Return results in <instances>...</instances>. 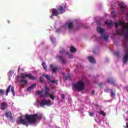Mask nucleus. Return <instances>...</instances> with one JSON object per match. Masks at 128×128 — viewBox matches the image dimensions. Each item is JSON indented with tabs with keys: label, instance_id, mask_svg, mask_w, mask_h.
I'll return each mask as SVG.
<instances>
[{
	"label": "nucleus",
	"instance_id": "nucleus-51",
	"mask_svg": "<svg viewBox=\"0 0 128 128\" xmlns=\"http://www.w3.org/2000/svg\"><path fill=\"white\" fill-rule=\"evenodd\" d=\"M107 90H108V88H107Z\"/></svg>",
	"mask_w": 128,
	"mask_h": 128
},
{
	"label": "nucleus",
	"instance_id": "nucleus-43",
	"mask_svg": "<svg viewBox=\"0 0 128 128\" xmlns=\"http://www.w3.org/2000/svg\"><path fill=\"white\" fill-rule=\"evenodd\" d=\"M50 81H51V82H52V83L56 82L55 80H51Z\"/></svg>",
	"mask_w": 128,
	"mask_h": 128
},
{
	"label": "nucleus",
	"instance_id": "nucleus-42",
	"mask_svg": "<svg viewBox=\"0 0 128 128\" xmlns=\"http://www.w3.org/2000/svg\"><path fill=\"white\" fill-rule=\"evenodd\" d=\"M51 40L52 42H54V38H51Z\"/></svg>",
	"mask_w": 128,
	"mask_h": 128
},
{
	"label": "nucleus",
	"instance_id": "nucleus-23",
	"mask_svg": "<svg viewBox=\"0 0 128 128\" xmlns=\"http://www.w3.org/2000/svg\"><path fill=\"white\" fill-rule=\"evenodd\" d=\"M72 78V77L70 74H68L66 75V76H65L66 80H70Z\"/></svg>",
	"mask_w": 128,
	"mask_h": 128
},
{
	"label": "nucleus",
	"instance_id": "nucleus-47",
	"mask_svg": "<svg viewBox=\"0 0 128 128\" xmlns=\"http://www.w3.org/2000/svg\"><path fill=\"white\" fill-rule=\"evenodd\" d=\"M114 13V12H112L111 14H112Z\"/></svg>",
	"mask_w": 128,
	"mask_h": 128
},
{
	"label": "nucleus",
	"instance_id": "nucleus-6",
	"mask_svg": "<svg viewBox=\"0 0 128 128\" xmlns=\"http://www.w3.org/2000/svg\"><path fill=\"white\" fill-rule=\"evenodd\" d=\"M122 46L124 50H125V56H124V60L123 63H126L128 61V46L127 45V42H123Z\"/></svg>",
	"mask_w": 128,
	"mask_h": 128
},
{
	"label": "nucleus",
	"instance_id": "nucleus-7",
	"mask_svg": "<svg viewBox=\"0 0 128 128\" xmlns=\"http://www.w3.org/2000/svg\"><path fill=\"white\" fill-rule=\"evenodd\" d=\"M40 107H43L44 106H45L46 105V106H51L52 105V103L51 100H48L47 101L45 99H44L40 102Z\"/></svg>",
	"mask_w": 128,
	"mask_h": 128
},
{
	"label": "nucleus",
	"instance_id": "nucleus-25",
	"mask_svg": "<svg viewBox=\"0 0 128 128\" xmlns=\"http://www.w3.org/2000/svg\"><path fill=\"white\" fill-rule=\"evenodd\" d=\"M4 93V89H0V96H3Z\"/></svg>",
	"mask_w": 128,
	"mask_h": 128
},
{
	"label": "nucleus",
	"instance_id": "nucleus-19",
	"mask_svg": "<svg viewBox=\"0 0 128 128\" xmlns=\"http://www.w3.org/2000/svg\"><path fill=\"white\" fill-rule=\"evenodd\" d=\"M74 28V22H69L68 24V30H72Z\"/></svg>",
	"mask_w": 128,
	"mask_h": 128
},
{
	"label": "nucleus",
	"instance_id": "nucleus-46",
	"mask_svg": "<svg viewBox=\"0 0 128 128\" xmlns=\"http://www.w3.org/2000/svg\"><path fill=\"white\" fill-rule=\"evenodd\" d=\"M126 16L128 18V12H127V14H126Z\"/></svg>",
	"mask_w": 128,
	"mask_h": 128
},
{
	"label": "nucleus",
	"instance_id": "nucleus-29",
	"mask_svg": "<svg viewBox=\"0 0 128 128\" xmlns=\"http://www.w3.org/2000/svg\"><path fill=\"white\" fill-rule=\"evenodd\" d=\"M14 71H13V70H10V71L9 72V76L12 77V74H14Z\"/></svg>",
	"mask_w": 128,
	"mask_h": 128
},
{
	"label": "nucleus",
	"instance_id": "nucleus-9",
	"mask_svg": "<svg viewBox=\"0 0 128 128\" xmlns=\"http://www.w3.org/2000/svg\"><path fill=\"white\" fill-rule=\"evenodd\" d=\"M50 68L52 69V73H56L58 70H60V67H58V66H54L52 64H51L50 65Z\"/></svg>",
	"mask_w": 128,
	"mask_h": 128
},
{
	"label": "nucleus",
	"instance_id": "nucleus-3",
	"mask_svg": "<svg viewBox=\"0 0 128 128\" xmlns=\"http://www.w3.org/2000/svg\"><path fill=\"white\" fill-rule=\"evenodd\" d=\"M119 24L123 26V28H121V32L118 34H124L126 38H128V22H124L120 21Z\"/></svg>",
	"mask_w": 128,
	"mask_h": 128
},
{
	"label": "nucleus",
	"instance_id": "nucleus-41",
	"mask_svg": "<svg viewBox=\"0 0 128 128\" xmlns=\"http://www.w3.org/2000/svg\"><path fill=\"white\" fill-rule=\"evenodd\" d=\"M94 93H95V91L94 90H92V95H94Z\"/></svg>",
	"mask_w": 128,
	"mask_h": 128
},
{
	"label": "nucleus",
	"instance_id": "nucleus-27",
	"mask_svg": "<svg viewBox=\"0 0 128 128\" xmlns=\"http://www.w3.org/2000/svg\"><path fill=\"white\" fill-rule=\"evenodd\" d=\"M11 90H12V92L13 94V96H16V93H15L14 87H11Z\"/></svg>",
	"mask_w": 128,
	"mask_h": 128
},
{
	"label": "nucleus",
	"instance_id": "nucleus-31",
	"mask_svg": "<svg viewBox=\"0 0 128 128\" xmlns=\"http://www.w3.org/2000/svg\"><path fill=\"white\" fill-rule=\"evenodd\" d=\"M67 54V55H68V58H73V55H72V54H70V53H68V52H67V53L66 54Z\"/></svg>",
	"mask_w": 128,
	"mask_h": 128
},
{
	"label": "nucleus",
	"instance_id": "nucleus-16",
	"mask_svg": "<svg viewBox=\"0 0 128 128\" xmlns=\"http://www.w3.org/2000/svg\"><path fill=\"white\" fill-rule=\"evenodd\" d=\"M88 60L91 63H95L96 60L93 56H88Z\"/></svg>",
	"mask_w": 128,
	"mask_h": 128
},
{
	"label": "nucleus",
	"instance_id": "nucleus-40",
	"mask_svg": "<svg viewBox=\"0 0 128 128\" xmlns=\"http://www.w3.org/2000/svg\"><path fill=\"white\" fill-rule=\"evenodd\" d=\"M62 99H64V98H65V95H64V94H62Z\"/></svg>",
	"mask_w": 128,
	"mask_h": 128
},
{
	"label": "nucleus",
	"instance_id": "nucleus-33",
	"mask_svg": "<svg viewBox=\"0 0 128 128\" xmlns=\"http://www.w3.org/2000/svg\"><path fill=\"white\" fill-rule=\"evenodd\" d=\"M40 83L44 82V79L42 77H40Z\"/></svg>",
	"mask_w": 128,
	"mask_h": 128
},
{
	"label": "nucleus",
	"instance_id": "nucleus-44",
	"mask_svg": "<svg viewBox=\"0 0 128 128\" xmlns=\"http://www.w3.org/2000/svg\"><path fill=\"white\" fill-rule=\"evenodd\" d=\"M113 18H116V14H113Z\"/></svg>",
	"mask_w": 128,
	"mask_h": 128
},
{
	"label": "nucleus",
	"instance_id": "nucleus-34",
	"mask_svg": "<svg viewBox=\"0 0 128 128\" xmlns=\"http://www.w3.org/2000/svg\"><path fill=\"white\" fill-rule=\"evenodd\" d=\"M37 93H38V95H40V94H42L44 93V92L42 91H38Z\"/></svg>",
	"mask_w": 128,
	"mask_h": 128
},
{
	"label": "nucleus",
	"instance_id": "nucleus-50",
	"mask_svg": "<svg viewBox=\"0 0 128 128\" xmlns=\"http://www.w3.org/2000/svg\"><path fill=\"white\" fill-rule=\"evenodd\" d=\"M56 32H58V30H56Z\"/></svg>",
	"mask_w": 128,
	"mask_h": 128
},
{
	"label": "nucleus",
	"instance_id": "nucleus-37",
	"mask_svg": "<svg viewBox=\"0 0 128 128\" xmlns=\"http://www.w3.org/2000/svg\"><path fill=\"white\" fill-rule=\"evenodd\" d=\"M99 86L100 88H102V86L104 85V83L102 82H101L99 84Z\"/></svg>",
	"mask_w": 128,
	"mask_h": 128
},
{
	"label": "nucleus",
	"instance_id": "nucleus-24",
	"mask_svg": "<svg viewBox=\"0 0 128 128\" xmlns=\"http://www.w3.org/2000/svg\"><path fill=\"white\" fill-rule=\"evenodd\" d=\"M42 66H43V68H44V69H45V70L46 71L48 70L47 66H46V64L45 62L42 63Z\"/></svg>",
	"mask_w": 128,
	"mask_h": 128
},
{
	"label": "nucleus",
	"instance_id": "nucleus-22",
	"mask_svg": "<svg viewBox=\"0 0 128 128\" xmlns=\"http://www.w3.org/2000/svg\"><path fill=\"white\" fill-rule=\"evenodd\" d=\"M70 50L72 52H76V49L75 48V47H74V46H71Z\"/></svg>",
	"mask_w": 128,
	"mask_h": 128
},
{
	"label": "nucleus",
	"instance_id": "nucleus-39",
	"mask_svg": "<svg viewBox=\"0 0 128 128\" xmlns=\"http://www.w3.org/2000/svg\"><path fill=\"white\" fill-rule=\"evenodd\" d=\"M89 115L91 117H92V116H94V114H93V113H92V112H89Z\"/></svg>",
	"mask_w": 128,
	"mask_h": 128
},
{
	"label": "nucleus",
	"instance_id": "nucleus-15",
	"mask_svg": "<svg viewBox=\"0 0 128 128\" xmlns=\"http://www.w3.org/2000/svg\"><path fill=\"white\" fill-rule=\"evenodd\" d=\"M107 82L110 83V84H112V85L116 84L114 80L112 78H108V79H107Z\"/></svg>",
	"mask_w": 128,
	"mask_h": 128
},
{
	"label": "nucleus",
	"instance_id": "nucleus-17",
	"mask_svg": "<svg viewBox=\"0 0 128 128\" xmlns=\"http://www.w3.org/2000/svg\"><path fill=\"white\" fill-rule=\"evenodd\" d=\"M105 24L109 26H113V22L111 20H110V22H108V20H106V22H105Z\"/></svg>",
	"mask_w": 128,
	"mask_h": 128
},
{
	"label": "nucleus",
	"instance_id": "nucleus-10",
	"mask_svg": "<svg viewBox=\"0 0 128 128\" xmlns=\"http://www.w3.org/2000/svg\"><path fill=\"white\" fill-rule=\"evenodd\" d=\"M119 6L121 8V12L122 14H124V10L126 8V6H124V4L122 2H120V4H118Z\"/></svg>",
	"mask_w": 128,
	"mask_h": 128
},
{
	"label": "nucleus",
	"instance_id": "nucleus-35",
	"mask_svg": "<svg viewBox=\"0 0 128 128\" xmlns=\"http://www.w3.org/2000/svg\"><path fill=\"white\" fill-rule=\"evenodd\" d=\"M116 55L117 56V57H119V56H120L119 51H117V52H116Z\"/></svg>",
	"mask_w": 128,
	"mask_h": 128
},
{
	"label": "nucleus",
	"instance_id": "nucleus-5",
	"mask_svg": "<svg viewBox=\"0 0 128 128\" xmlns=\"http://www.w3.org/2000/svg\"><path fill=\"white\" fill-rule=\"evenodd\" d=\"M97 30L99 34H100V38H102L103 40H105L106 42H108L110 34H104V28H102L100 26L97 28Z\"/></svg>",
	"mask_w": 128,
	"mask_h": 128
},
{
	"label": "nucleus",
	"instance_id": "nucleus-45",
	"mask_svg": "<svg viewBox=\"0 0 128 128\" xmlns=\"http://www.w3.org/2000/svg\"><path fill=\"white\" fill-rule=\"evenodd\" d=\"M126 128H128V123H126Z\"/></svg>",
	"mask_w": 128,
	"mask_h": 128
},
{
	"label": "nucleus",
	"instance_id": "nucleus-8",
	"mask_svg": "<svg viewBox=\"0 0 128 128\" xmlns=\"http://www.w3.org/2000/svg\"><path fill=\"white\" fill-rule=\"evenodd\" d=\"M22 79H24L26 77H28L29 79L31 80H36V77H34V76H33V75H32V74H21L20 75Z\"/></svg>",
	"mask_w": 128,
	"mask_h": 128
},
{
	"label": "nucleus",
	"instance_id": "nucleus-14",
	"mask_svg": "<svg viewBox=\"0 0 128 128\" xmlns=\"http://www.w3.org/2000/svg\"><path fill=\"white\" fill-rule=\"evenodd\" d=\"M48 90H49V87H48V86H46L44 96H45L46 97L50 96V93L48 92Z\"/></svg>",
	"mask_w": 128,
	"mask_h": 128
},
{
	"label": "nucleus",
	"instance_id": "nucleus-28",
	"mask_svg": "<svg viewBox=\"0 0 128 128\" xmlns=\"http://www.w3.org/2000/svg\"><path fill=\"white\" fill-rule=\"evenodd\" d=\"M111 92V97H114L115 96V92H114L113 90H110Z\"/></svg>",
	"mask_w": 128,
	"mask_h": 128
},
{
	"label": "nucleus",
	"instance_id": "nucleus-32",
	"mask_svg": "<svg viewBox=\"0 0 128 128\" xmlns=\"http://www.w3.org/2000/svg\"><path fill=\"white\" fill-rule=\"evenodd\" d=\"M114 24L116 28H118L119 24L118 22H114Z\"/></svg>",
	"mask_w": 128,
	"mask_h": 128
},
{
	"label": "nucleus",
	"instance_id": "nucleus-18",
	"mask_svg": "<svg viewBox=\"0 0 128 128\" xmlns=\"http://www.w3.org/2000/svg\"><path fill=\"white\" fill-rule=\"evenodd\" d=\"M36 84H33L32 85H30V87H28L27 88V90L30 91V90H32V89H34V88L36 87Z\"/></svg>",
	"mask_w": 128,
	"mask_h": 128
},
{
	"label": "nucleus",
	"instance_id": "nucleus-36",
	"mask_svg": "<svg viewBox=\"0 0 128 128\" xmlns=\"http://www.w3.org/2000/svg\"><path fill=\"white\" fill-rule=\"evenodd\" d=\"M44 76L48 80H50V77H49L48 75H44Z\"/></svg>",
	"mask_w": 128,
	"mask_h": 128
},
{
	"label": "nucleus",
	"instance_id": "nucleus-1",
	"mask_svg": "<svg viewBox=\"0 0 128 128\" xmlns=\"http://www.w3.org/2000/svg\"><path fill=\"white\" fill-rule=\"evenodd\" d=\"M25 118L26 119H22V117H19L18 120V124H25V126H28V122L30 124H35L36 122V120H42V117L39 116L38 114H32L31 115H28V114H26Z\"/></svg>",
	"mask_w": 128,
	"mask_h": 128
},
{
	"label": "nucleus",
	"instance_id": "nucleus-26",
	"mask_svg": "<svg viewBox=\"0 0 128 128\" xmlns=\"http://www.w3.org/2000/svg\"><path fill=\"white\" fill-rule=\"evenodd\" d=\"M49 96L50 97V98L52 100H54V95H53V93H52L51 94H49Z\"/></svg>",
	"mask_w": 128,
	"mask_h": 128
},
{
	"label": "nucleus",
	"instance_id": "nucleus-21",
	"mask_svg": "<svg viewBox=\"0 0 128 128\" xmlns=\"http://www.w3.org/2000/svg\"><path fill=\"white\" fill-rule=\"evenodd\" d=\"M20 82L21 83H23V84H24L25 85H27L28 84V80H26V79H21V80H20Z\"/></svg>",
	"mask_w": 128,
	"mask_h": 128
},
{
	"label": "nucleus",
	"instance_id": "nucleus-20",
	"mask_svg": "<svg viewBox=\"0 0 128 128\" xmlns=\"http://www.w3.org/2000/svg\"><path fill=\"white\" fill-rule=\"evenodd\" d=\"M10 88H11V85H9L8 86L6 90V96H8L9 92L10 91Z\"/></svg>",
	"mask_w": 128,
	"mask_h": 128
},
{
	"label": "nucleus",
	"instance_id": "nucleus-48",
	"mask_svg": "<svg viewBox=\"0 0 128 128\" xmlns=\"http://www.w3.org/2000/svg\"><path fill=\"white\" fill-rule=\"evenodd\" d=\"M20 69V68H19L18 69V72H19Z\"/></svg>",
	"mask_w": 128,
	"mask_h": 128
},
{
	"label": "nucleus",
	"instance_id": "nucleus-49",
	"mask_svg": "<svg viewBox=\"0 0 128 128\" xmlns=\"http://www.w3.org/2000/svg\"><path fill=\"white\" fill-rule=\"evenodd\" d=\"M94 53H95L96 52H95V51H94Z\"/></svg>",
	"mask_w": 128,
	"mask_h": 128
},
{
	"label": "nucleus",
	"instance_id": "nucleus-12",
	"mask_svg": "<svg viewBox=\"0 0 128 128\" xmlns=\"http://www.w3.org/2000/svg\"><path fill=\"white\" fill-rule=\"evenodd\" d=\"M8 105L7 103L6 102H3L1 104L0 109L2 110H4V109H6V108H8Z\"/></svg>",
	"mask_w": 128,
	"mask_h": 128
},
{
	"label": "nucleus",
	"instance_id": "nucleus-2",
	"mask_svg": "<svg viewBox=\"0 0 128 128\" xmlns=\"http://www.w3.org/2000/svg\"><path fill=\"white\" fill-rule=\"evenodd\" d=\"M66 6L64 4L62 6H60L59 8L56 10V8H52V16H50L51 18H52V16H58V14H63L66 12Z\"/></svg>",
	"mask_w": 128,
	"mask_h": 128
},
{
	"label": "nucleus",
	"instance_id": "nucleus-38",
	"mask_svg": "<svg viewBox=\"0 0 128 128\" xmlns=\"http://www.w3.org/2000/svg\"><path fill=\"white\" fill-rule=\"evenodd\" d=\"M65 52L64 49H62V50H60V53H64Z\"/></svg>",
	"mask_w": 128,
	"mask_h": 128
},
{
	"label": "nucleus",
	"instance_id": "nucleus-4",
	"mask_svg": "<svg viewBox=\"0 0 128 128\" xmlns=\"http://www.w3.org/2000/svg\"><path fill=\"white\" fill-rule=\"evenodd\" d=\"M72 87L76 88L77 91H82L85 88V84L83 81L80 80L76 83H73Z\"/></svg>",
	"mask_w": 128,
	"mask_h": 128
},
{
	"label": "nucleus",
	"instance_id": "nucleus-11",
	"mask_svg": "<svg viewBox=\"0 0 128 128\" xmlns=\"http://www.w3.org/2000/svg\"><path fill=\"white\" fill-rule=\"evenodd\" d=\"M57 58H58V59L60 60L61 63H62V64H66V59H64V56H62V55H58L57 56Z\"/></svg>",
	"mask_w": 128,
	"mask_h": 128
},
{
	"label": "nucleus",
	"instance_id": "nucleus-30",
	"mask_svg": "<svg viewBox=\"0 0 128 128\" xmlns=\"http://www.w3.org/2000/svg\"><path fill=\"white\" fill-rule=\"evenodd\" d=\"M100 115H102V116H106V113H104V111H100Z\"/></svg>",
	"mask_w": 128,
	"mask_h": 128
},
{
	"label": "nucleus",
	"instance_id": "nucleus-13",
	"mask_svg": "<svg viewBox=\"0 0 128 128\" xmlns=\"http://www.w3.org/2000/svg\"><path fill=\"white\" fill-rule=\"evenodd\" d=\"M5 116H6L7 118H10V119L12 120L13 119L12 115V112H6V113H5Z\"/></svg>",
	"mask_w": 128,
	"mask_h": 128
}]
</instances>
